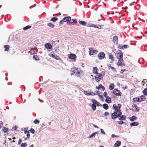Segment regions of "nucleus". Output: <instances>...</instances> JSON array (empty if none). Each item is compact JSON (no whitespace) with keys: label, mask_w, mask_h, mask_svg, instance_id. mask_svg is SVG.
<instances>
[{"label":"nucleus","mask_w":147,"mask_h":147,"mask_svg":"<svg viewBox=\"0 0 147 147\" xmlns=\"http://www.w3.org/2000/svg\"><path fill=\"white\" fill-rule=\"evenodd\" d=\"M119 52L117 54V58L119 59L118 62L117 63V65L119 66H123L125 64L122 63L123 62V53L121 50H119Z\"/></svg>","instance_id":"obj_1"},{"label":"nucleus","mask_w":147,"mask_h":147,"mask_svg":"<svg viewBox=\"0 0 147 147\" xmlns=\"http://www.w3.org/2000/svg\"><path fill=\"white\" fill-rule=\"evenodd\" d=\"M71 71L73 73L71 74V75L72 76L75 74V75L77 77L80 76V68H76L75 67L71 68Z\"/></svg>","instance_id":"obj_2"},{"label":"nucleus","mask_w":147,"mask_h":147,"mask_svg":"<svg viewBox=\"0 0 147 147\" xmlns=\"http://www.w3.org/2000/svg\"><path fill=\"white\" fill-rule=\"evenodd\" d=\"M105 74V71H103L101 72V74L98 73L96 74L95 76L96 81L98 82L100 81L104 76Z\"/></svg>","instance_id":"obj_3"},{"label":"nucleus","mask_w":147,"mask_h":147,"mask_svg":"<svg viewBox=\"0 0 147 147\" xmlns=\"http://www.w3.org/2000/svg\"><path fill=\"white\" fill-rule=\"evenodd\" d=\"M113 108L115 110V112L118 113V116H121V115L122 113L120 109L117 108L116 105L115 104H113Z\"/></svg>","instance_id":"obj_4"},{"label":"nucleus","mask_w":147,"mask_h":147,"mask_svg":"<svg viewBox=\"0 0 147 147\" xmlns=\"http://www.w3.org/2000/svg\"><path fill=\"white\" fill-rule=\"evenodd\" d=\"M113 93L115 95L117 96H121V93L120 91L118 90L115 89H114L113 91Z\"/></svg>","instance_id":"obj_5"},{"label":"nucleus","mask_w":147,"mask_h":147,"mask_svg":"<svg viewBox=\"0 0 147 147\" xmlns=\"http://www.w3.org/2000/svg\"><path fill=\"white\" fill-rule=\"evenodd\" d=\"M120 116H118V113L117 112L114 111L111 115V118L113 119H115L117 118L118 117Z\"/></svg>","instance_id":"obj_6"},{"label":"nucleus","mask_w":147,"mask_h":147,"mask_svg":"<svg viewBox=\"0 0 147 147\" xmlns=\"http://www.w3.org/2000/svg\"><path fill=\"white\" fill-rule=\"evenodd\" d=\"M98 51L92 48L89 49V54L90 55H94L97 53Z\"/></svg>","instance_id":"obj_7"},{"label":"nucleus","mask_w":147,"mask_h":147,"mask_svg":"<svg viewBox=\"0 0 147 147\" xmlns=\"http://www.w3.org/2000/svg\"><path fill=\"white\" fill-rule=\"evenodd\" d=\"M63 21L64 22H67V24L69 21H70L71 20V17L70 16H67L64 18H63Z\"/></svg>","instance_id":"obj_8"},{"label":"nucleus","mask_w":147,"mask_h":147,"mask_svg":"<svg viewBox=\"0 0 147 147\" xmlns=\"http://www.w3.org/2000/svg\"><path fill=\"white\" fill-rule=\"evenodd\" d=\"M105 57V53L103 52L99 53L98 55V58L100 59H104Z\"/></svg>","instance_id":"obj_9"},{"label":"nucleus","mask_w":147,"mask_h":147,"mask_svg":"<svg viewBox=\"0 0 147 147\" xmlns=\"http://www.w3.org/2000/svg\"><path fill=\"white\" fill-rule=\"evenodd\" d=\"M76 55L73 54H70L68 58L71 59H73L74 61H75L76 59Z\"/></svg>","instance_id":"obj_10"},{"label":"nucleus","mask_w":147,"mask_h":147,"mask_svg":"<svg viewBox=\"0 0 147 147\" xmlns=\"http://www.w3.org/2000/svg\"><path fill=\"white\" fill-rule=\"evenodd\" d=\"M113 40L114 43L117 44L118 42V37L116 36L113 37Z\"/></svg>","instance_id":"obj_11"},{"label":"nucleus","mask_w":147,"mask_h":147,"mask_svg":"<svg viewBox=\"0 0 147 147\" xmlns=\"http://www.w3.org/2000/svg\"><path fill=\"white\" fill-rule=\"evenodd\" d=\"M38 51L37 49V48H34L33 49V50H31L29 52V53H32V54H34V53H36Z\"/></svg>","instance_id":"obj_12"},{"label":"nucleus","mask_w":147,"mask_h":147,"mask_svg":"<svg viewBox=\"0 0 147 147\" xmlns=\"http://www.w3.org/2000/svg\"><path fill=\"white\" fill-rule=\"evenodd\" d=\"M139 124L138 122V121H135L131 123H130V125L131 127L136 126Z\"/></svg>","instance_id":"obj_13"},{"label":"nucleus","mask_w":147,"mask_h":147,"mask_svg":"<svg viewBox=\"0 0 147 147\" xmlns=\"http://www.w3.org/2000/svg\"><path fill=\"white\" fill-rule=\"evenodd\" d=\"M45 47L47 49H50L52 47V45L51 44L48 43L45 44Z\"/></svg>","instance_id":"obj_14"},{"label":"nucleus","mask_w":147,"mask_h":147,"mask_svg":"<svg viewBox=\"0 0 147 147\" xmlns=\"http://www.w3.org/2000/svg\"><path fill=\"white\" fill-rule=\"evenodd\" d=\"M105 101L108 103L109 104L111 102V100L110 97L107 96L105 99Z\"/></svg>","instance_id":"obj_15"},{"label":"nucleus","mask_w":147,"mask_h":147,"mask_svg":"<svg viewBox=\"0 0 147 147\" xmlns=\"http://www.w3.org/2000/svg\"><path fill=\"white\" fill-rule=\"evenodd\" d=\"M121 142L119 141H117L116 142L114 146L115 147H118L121 145Z\"/></svg>","instance_id":"obj_16"},{"label":"nucleus","mask_w":147,"mask_h":147,"mask_svg":"<svg viewBox=\"0 0 147 147\" xmlns=\"http://www.w3.org/2000/svg\"><path fill=\"white\" fill-rule=\"evenodd\" d=\"M119 117V119L121 121L124 120H125L126 116L125 115H123L121 116H120Z\"/></svg>","instance_id":"obj_17"},{"label":"nucleus","mask_w":147,"mask_h":147,"mask_svg":"<svg viewBox=\"0 0 147 147\" xmlns=\"http://www.w3.org/2000/svg\"><path fill=\"white\" fill-rule=\"evenodd\" d=\"M137 117L136 116L134 115L129 118V120L131 121H134L137 119Z\"/></svg>","instance_id":"obj_18"},{"label":"nucleus","mask_w":147,"mask_h":147,"mask_svg":"<svg viewBox=\"0 0 147 147\" xmlns=\"http://www.w3.org/2000/svg\"><path fill=\"white\" fill-rule=\"evenodd\" d=\"M98 69L97 67H95L93 68V72L94 73L96 74H98Z\"/></svg>","instance_id":"obj_19"},{"label":"nucleus","mask_w":147,"mask_h":147,"mask_svg":"<svg viewBox=\"0 0 147 147\" xmlns=\"http://www.w3.org/2000/svg\"><path fill=\"white\" fill-rule=\"evenodd\" d=\"M114 88V85L113 83H111L109 87V88L110 90H112Z\"/></svg>","instance_id":"obj_20"},{"label":"nucleus","mask_w":147,"mask_h":147,"mask_svg":"<svg viewBox=\"0 0 147 147\" xmlns=\"http://www.w3.org/2000/svg\"><path fill=\"white\" fill-rule=\"evenodd\" d=\"M103 108L105 110H107L109 109V106L108 104L105 103L102 105Z\"/></svg>","instance_id":"obj_21"},{"label":"nucleus","mask_w":147,"mask_h":147,"mask_svg":"<svg viewBox=\"0 0 147 147\" xmlns=\"http://www.w3.org/2000/svg\"><path fill=\"white\" fill-rule=\"evenodd\" d=\"M133 100L134 102H141L140 99L139 97L134 98Z\"/></svg>","instance_id":"obj_22"},{"label":"nucleus","mask_w":147,"mask_h":147,"mask_svg":"<svg viewBox=\"0 0 147 147\" xmlns=\"http://www.w3.org/2000/svg\"><path fill=\"white\" fill-rule=\"evenodd\" d=\"M4 47L5 49L4 50L5 51H8L9 48V45H5L4 46Z\"/></svg>","instance_id":"obj_23"},{"label":"nucleus","mask_w":147,"mask_h":147,"mask_svg":"<svg viewBox=\"0 0 147 147\" xmlns=\"http://www.w3.org/2000/svg\"><path fill=\"white\" fill-rule=\"evenodd\" d=\"M2 130L4 132V133H5L8 131V128L5 127H3Z\"/></svg>","instance_id":"obj_24"},{"label":"nucleus","mask_w":147,"mask_h":147,"mask_svg":"<svg viewBox=\"0 0 147 147\" xmlns=\"http://www.w3.org/2000/svg\"><path fill=\"white\" fill-rule=\"evenodd\" d=\"M132 107H134L135 108V109L137 112H138L139 111V109L138 108L136 104H133V105H132Z\"/></svg>","instance_id":"obj_25"},{"label":"nucleus","mask_w":147,"mask_h":147,"mask_svg":"<svg viewBox=\"0 0 147 147\" xmlns=\"http://www.w3.org/2000/svg\"><path fill=\"white\" fill-rule=\"evenodd\" d=\"M47 25L49 27L53 28H54L55 26V25L51 23H49L47 24Z\"/></svg>","instance_id":"obj_26"},{"label":"nucleus","mask_w":147,"mask_h":147,"mask_svg":"<svg viewBox=\"0 0 147 147\" xmlns=\"http://www.w3.org/2000/svg\"><path fill=\"white\" fill-rule=\"evenodd\" d=\"M79 23L83 26H85L86 24V22L84 21H79Z\"/></svg>","instance_id":"obj_27"},{"label":"nucleus","mask_w":147,"mask_h":147,"mask_svg":"<svg viewBox=\"0 0 147 147\" xmlns=\"http://www.w3.org/2000/svg\"><path fill=\"white\" fill-rule=\"evenodd\" d=\"M84 94L87 96L90 95V91L89 90L88 91H84Z\"/></svg>","instance_id":"obj_28"},{"label":"nucleus","mask_w":147,"mask_h":147,"mask_svg":"<svg viewBox=\"0 0 147 147\" xmlns=\"http://www.w3.org/2000/svg\"><path fill=\"white\" fill-rule=\"evenodd\" d=\"M33 58L36 60H39L40 59L39 57L36 55H33Z\"/></svg>","instance_id":"obj_29"},{"label":"nucleus","mask_w":147,"mask_h":147,"mask_svg":"<svg viewBox=\"0 0 147 147\" xmlns=\"http://www.w3.org/2000/svg\"><path fill=\"white\" fill-rule=\"evenodd\" d=\"M140 101L141 102L143 101H145L146 100V98L143 96V95H142L140 96Z\"/></svg>","instance_id":"obj_30"},{"label":"nucleus","mask_w":147,"mask_h":147,"mask_svg":"<svg viewBox=\"0 0 147 147\" xmlns=\"http://www.w3.org/2000/svg\"><path fill=\"white\" fill-rule=\"evenodd\" d=\"M91 26L98 28H101V26L100 25H95L94 24H92V26Z\"/></svg>","instance_id":"obj_31"},{"label":"nucleus","mask_w":147,"mask_h":147,"mask_svg":"<svg viewBox=\"0 0 147 147\" xmlns=\"http://www.w3.org/2000/svg\"><path fill=\"white\" fill-rule=\"evenodd\" d=\"M58 20V18L56 17H54L52 18L51 20V21H52L53 22H55Z\"/></svg>","instance_id":"obj_32"},{"label":"nucleus","mask_w":147,"mask_h":147,"mask_svg":"<svg viewBox=\"0 0 147 147\" xmlns=\"http://www.w3.org/2000/svg\"><path fill=\"white\" fill-rule=\"evenodd\" d=\"M92 108V110L94 111L96 110V106L94 104H92L91 106Z\"/></svg>","instance_id":"obj_33"},{"label":"nucleus","mask_w":147,"mask_h":147,"mask_svg":"<svg viewBox=\"0 0 147 147\" xmlns=\"http://www.w3.org/2000/svg\"><path fill=\"white\" fill-rule=\"evenodd\" d=\"M142 93L144 94V95H147V88H145L143 90Z\"/></svg>","instance_id":"obj_34"},{"label":"nucleus","mask_w":147,"mask_h":147,"mask_svg":"<svg viewBox=\"0 0 147 147\" xmlns=\"http://www.w3.org/2000/svg\"><path fill=\"white\" fill-rule=\"evenodd\" d=\"M31 26H26L23 28V29L24 30H27L28 29H29L31 28Z\"/></svg>","instance_id":"obj_35"},{"label":"nucleus","mask_w":147,"mask_h":147,"mask_svg":"<svg viewBox=\"0 0 147 147\" xmlns=\"http://www.w3.org/2000/svg\"><path fill=\"white\" fill-rule=\"evenodd\" d=\"M27 146V144L26 143H22L21 145V147H26Z\"/></svg>","instance_id":"obj_36"},{"label":"nucleus","mask_w":147,"mask_h":147,"mask_svg":"<svg viewBox=\"0 0 147 147\" xmlns=\"http://www.w3.org/2000/svg\"><path fill=\"white\" fill-rule=\"evenodd\" d=\"M109 59H111V61H114L113 56L112 55H109Z\"/></svg>","instance_id":"obj_37"},{"label":"nucleus","mask_w":147,"mask_h":147,"mask_svg":"<svg viewBox=\"0 0 147 147\" xmlns=\"http://www.w3.org/2000/svg\"><path fill=\"white\" fill-rule=\"evenodd\" d=\"M92 100L93 104L95 105H96L98 102L94 99H92Z\"/></svg>","instance_id":"obj_38"},{"label":"nucleus","mask_w":147,"mask_h":147,"mask_svg":"<svg viewBox=\"0 0 147 147\" xmlns=\"http://www.w3.org/2000/svg\"><path fill=\"white\" fill-rule=\"evenodd\" d=\"M34 123L35 124H38L39 123V121L37 119H35L34 121Z\"/></svg>","instance_id":"obj_39"},{"label":"nucleus","mask_w":147,"mask_h":147,"mask_svg":"<svg viewBox=\"0 0 147 147\" xmlns=\"http://www.w3.org/2000/svg\"><path fill=\"white\" fill-rule=\"evenodd\" d=\"M71 21H72L74 23L76 24L77 23V21L76 19H72Z\"/></svg>","instance_id":"obj_40"},{"label":"nucleus","mask_w":147,"mask_h":147,"mask_svg":"<svg viewBox=\"0 0 147 147\" xmlns=\"http://www.w3.org/2000/svg\"><path fill=\"white\" fill-rule=\"evenodd\" d=\"M94 136H95L94 134V133H93L92 134H91L90 135L89 137H88V138H92V137H94Z\"/></svg>","instance_id":"obj_41"},{"label":"nucleus","mask_w":147,"mask_h":147,"mask_svg":"<svg viewBox=\"0 0 147 147\" xmlns=\"http://www.w3.org/2000/svg\"><path fill=\"white\" fill-rule=\"evenodd\" d=\"M110 68L112 69V70L113 71V72H116V69L113 67H111Z\"/></svg>","instance_id":"obj_42"},{"label":"nucleus","mask_w":147,"mask_h":147,"mask_svg":"<svg viewBox=\"0 0 147 147\" xmlns=\"http://www.w3.org/2000/svg\"><path fill=\"white\" fill-rule=\"evenodd\" d=\"M118 123L119 125H122L124 123H125L123 121H118Z\"/></svg>","instance_id":"obj_43"},{"label":"nucleus","mask_w":147,"mask_h":147,"mask_svg":"<svg viewBox=\"0 0 147 147\" xmlns=\"http://www.w3.org/2000/svg\"><path fill=\"white\" fill-rule=\"evenodd\" d=\"M30 132L33 134H34L35 132V130L34 129L32 128L30 129Z\"/></svg>","instance_id":"obj_44"},{"label":"nucleus","mask_w":147,"mask_h":147,"mask_svg":"<svg viewBox=\"0 0 147 147\" xmlns=\"http://www.w3.org/2000/svg\"><path fill=\"white\" fill-rule=\"evenodd\" d=\"M68 25H73L74 24V23L73 22L69 21L67 24Z\"/></svg>","instance_id":"obj_45"},{"label":"nucleus","mask_w":147,"mask_h":147,"mask_svg":"<svg viewBox=\"0 0 147 147\" xmlns=\"http://www.w3.org/2000/svg\"><path fill=\"white\" fill-rule=\"evenodd\" d=\"M26 134H27L26 136H27V137H28V139H29V138H30L29 137L30 136V135L29 134V131H27V133Z\"/></svg>","instance_id":"obj_46"},{"label":"nucleus","mask_w":147,"mask_h":147,"mask_svg":"<svg viewBox=\"0 0 147 147\" xmlns=\"http://www.w3.org/2000/svg\"><path fill=\"white\" fill-rule=\"evenodd\" d=\"M90 95H92V96H94V95H96V94L94 93L93 92H90Z\"/></svg>","instance_id":"obj_47"},{"label":"nucleus","mask_w":147,"mask_h":147,"mask_svg":"<svg viewBox=\"0 0 147 147\" xmlns=\"http://www.w3.org/2000/svg\"><path fill=\"white\" fill-rule=\"evenodd\" d=\"M121 106V105L120 104H118L117 105V108L120 109Z\"/></svg>","instance_id":"obj_48"},{"label":"nucleus","mask_w":147,"mask_h":147,"mask_svg":"<svg viewBox=\"0 0 147 147\" xmlns=\"http://www.w3.org/2000/svg\"><path fill=\"white\" fill-rule=\"evenodd\" d=\"M99 96L101 100H103L104 98L102 95H99Z\"/></svg>","instance_id":"obj_49"},{"label":"nucleus","mask_w":147,"mask_h":147,"mask_svg":"<svg viewBox=\"0 0 147 147\" xmlns=\"http://www.w3.org/2000/svg\"><path fill=\"white\" fill-rule=\"evenodd\" d=\"M100 131L101 133H102L103 134H105V132H104V130L102 129H100Z\"/></svg>","instance_id":"obj_50"},{"label":"nucleus","mask_w":147,"mask_h":147,"mask_svg":"<svg viewBox=\"0 0 147 147\" xmlns=\"http://www.w3.org/2000/svg\"><path fill=\"white\" fill-rule=\"evenodd\" d=\"M100 86L102 87V84H99L98 85V87L96 86V88L98 89V90H99V89H100Z\"/></svg>","instance_id":"obj_51"},{"label":"nucleus","mask_w":147,"mask_h":147,"mask_svg":"<svg viewBox=\"0 0 147 147\" xmlns=\"http://www.w3.org/2000/svg\"><path fill=\"white\" fill-rule=\"evenodd\" d=\"M98 107H101L102 106L101 104H100L98 102H97V103L96 104Z\"/></svg>","instance_id":"obj_52"},{"label":"nucleus","mask_w":147,"mask_h":147,"mask_svg":"<svg viewBox=\"0 0 147 147\" xmlns=\"http://www.w3.org/2000/svg\"><path fill=\"white\" fill-rule=\"evenodd\" d=\"M17 128H18L17 126L16 125H15L14 127H12V129H13L14 130H16Z\"/></svg>","instance_id":"obj_53"},{"label":"nucleus","mask_w":147,"mask_h":147,"mask_svg":"<svg viewBox=\"0 0 147 147\" xmlns=\"http://www.w3.org/2000/svg\"><path fill=\"white\" fill-rule=\"evenodd\" d=\"M107 93L106 92H105L103 93V95L105 97L107 98Z\"/></svg>","instance_id":"obj_54"},{"label":"nucleus","mask_w":147,"mask_h":147,"mask_svg":"<svg viewBox=\"0 0 147 147\" xmlns=\"http://www.w3.org/2000/svg\"><path fill=\"white\" fill-rule=\"evenodd\" d=\"M100 88L102 89V91L104 90L105 89V87L102 85V87L100 86Z\"/></svg>","instance_id":"obj_55"},{"label":"nucleus","mask_w":147,"mask_h":147,"mask_svg":"<svg viewBox=\"0 0 147 147\" xmlns=\"http://www.w3.org/2000/svg\"><path fill=\"white\" fill-rule=\"evenodd\" d=\"M50 56H51V57H52L53 58L55 59V56L53 54H51V55H50Z\"/></svg>","instance_id":"obj_56"},{"label":"nucleus","mask_w":147,"mask_h":147,"mask_svg":"<svg viewBox=\"0 0 147 147\" xmlns=\"http://www.w3.org/2000/svg\"><path fill=\"white\" fill-rule=\"evenodd\" d=\"M109 114V113L107 112H105L104 113V115L105 116H107Z\"/></svg>","instance_id":"obj_57"},{"label":"nucleus","mask_w":147,"mask_h":147,"mask_svg":"<svg viewBox=\"0 0 147 147\" xmlns=\"http://www.w3.org/2000/svg\"><path fill=\"white\" fill-rule=\"evenodd\" d=\"M128 47V46L127 45H125L123 46V48H127Z\"/></svg>","instance_id":"obj_58"},{"label":"nucleus","mask_w":147,"mask_h":147,"mask_svg":"<svg viewBox=\"0 0 147 147\" xmlns=\"http://www.w3.org/2000/svg\"><path fill=\"white\" fill-rule=\"evenodd\" d=\"M118 136H117L115 135V134H113L111 135V137L112 138L117 137Z\"/></svg>","instance_id":"obj_59"},{"label":"nucleus","mask_w":147,"mask_h":147,"mask_svg":"<svg viewBox=\"0 0 147 147\" xmlns=\"http://www.w3.org/2000/svg\"><path fill=\"white\" fill-rule=\"evenodd\" d=\"M22 142V140L21 139H20L19 140L18 142V145L20 144Z\"/></svg>","instance_id":"obj_60"},{"label":"nucleus","mask_w":147,"mask_h":147,"mask_svg":"<svg viewBox=\"0 0 147 147\" xmlns=\"http://www.w3.org/2000/svg\"><path fill=\"white\" fill-rule=\"evenodd\" d=\"M27 131V129H26V128H25L24 129V133L25 134H26L27 133V131Z\"/></svg>","instance_id":"obj_61"},{"label":"nucleus","mask_w":147,"mask_h":147,"mask_svg":"<svg viewBox=\"0 0 147 147\" xmlns=\"http://www.w3.org/2000/svg\"><path fill=\"white\" fill-rule=\"evenodd\" d=\"M64 22V21H63V20H61L60 22H59V23L60 24H63V22Z\"/></svg>","instance_id":"obj_62"},{"label":"nucleus","mask_w":147,"mask_h":147,"mask_svg":"<svg viewBox=\"0 0 147 147\" xmlns=\"http://www.w3.org/2000/svg\"><path fill=\"white\" fill-rule=\"evenodd\" d=\"M93 126H94V127H95V128H98V126L94 124L93 125Z\"/></svg>","instance_id":"obj_63"},{"label":"nucleus","mask_w":147,"mask_h":147,"mask_svg":"<svg viewBox=\"0 0 147 147\" xmlns=\"http://www.w3.org/2000/svg\"><path fill=\"white\" fill-rule=\"evenodd\" d=\"M55 59L56 60H58L59 59V57L58 56L56 55V57H55Z\"/></svg>","instance_id":"obj_64"}]
</instances>
